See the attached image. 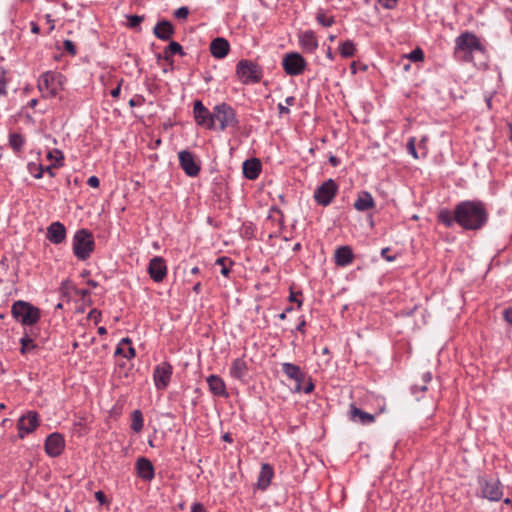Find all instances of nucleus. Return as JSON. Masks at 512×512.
<instances>
[{
    "label": "nucleus",
    "mask_w": 512,
    "mask_h": 512,
    "mask_svg": "<svg viewBox=\"0 0 512 512\" xmlns=\"http://www.w3.org/2000/svg\"><path fill=\"white\" fill-rule=\"evenodd\" d=\"M486 205L479 200H465L456 205L457 224L465 230H479L488 221Z\"/></svg>",
    "instance_id": "nucleus-1"
},
{
    "label": "nucleus",
    "mask_w": 512,
    "mask_h": 512,
    "mask_svg": "<svg viewBox=\"0 0 512 512\" xmlns=\"http://www.w3.org/2000/svg\"><path fill=\"white\" fill-rule=\"evenodd\" d=\"M484 50V46L473 32L465 31L455 39L454 55L463 53L462 60L466 62L472 61L474 52Z\"/></svg>",
    "instance_id": "nucleus-2"
},
{
    "label": "nucleus",
    "mask_w": 512,
    "mask_h": 512,
    "mask_svg": "<svg viewBox=\"0 0 512 512\" xmlns=\"http://www.w3.org/2000/svg\"><path fill=\"white\" fill-rule=\"evenodd\" d=\"M479 496L491 502H498L503 496V485L498 478L479 476L477 478Z\"/></svg>",
    "instance_id": "nucleus-3"
},
{
    "label": "nucleus",
    "mask_w": 512,
    "mask_h": 512,
    "mask_svg": "<svg viewBox=\"0 0 512 512\" xmlns=\"http://www.w3.org/2000/svg\"><path fill=\"white\" fill-rule=\"evenodd\" d=\"M92 234L86 230H78L73 237V253L80 260H86L94 250Z\"/></svg>",
    "instance_id": "nucleus-4"
},
{
    "label": "nucleus",
    "mask_w": 512,
    "mask_h": 512,
    "mask_svg": "<svg viewBox=\"0 0 512 512\" xmlns=\"http://www.w3.org/2000/svg\"><path fill=\"white\" fill-rule=\"evenodd\" d=\"M236 74L244 84L258 83L262 76V68L251 60H240L236 66Z\"/></svg>",
    "instance_id": "nucleus-5"
},
{
    "label": "nucleus",
    "mask_w": 512,
    "mask_h": 512,
    "mask_svg": "<svg viewBox=\"0 0 512 512\" xmlns=\"http://www.w3.org/2000/svg\"><path fill=\"white\" fill-rule=\"evenodd\" d=\"M13 317L23 325H33L40 318L39 309L25 301H16L12 305Z\"/></svg>",
    "instance_id": "nucleus-6"
},
{
    "label": "nucleus",
    "mask_w": 512,
    "mask_h": 512,
    "mask_svg": "<svg viewBox=\"0 0 512 512\" xmlns=\"http://www.w3.org/2000/svg\"><path fill=\"white\" fill-rule=\"evenodd\" d=\"M64 77L60 73L45 72L38 80V88L50 97H55L62 89Z\"/></svg>",
    "instance_id": "nucleus-7"
},
{
    "label": "nucleus",
    "mask_w": 512,
    "mask_h": 512,
    "mask_svg": "<svg viewBox=\"0 0 512 512\" xmlns=\"http://www.w3.org/2000/svg\"><path fill=\"white\" fill-rule=\"evenodd\" d=\"M214 123L217 121L219 123V129L225 130L229 127H236L238 124V120L236 117V113L234 109L226 104L221 103L214 107Z\"/></svg>",
    "instance_id": "nucleus-8"
},
{
    "label": "nucleus",
    "mask_w": 512,
    "mask_h": 512,
    "mask_svg": "<svg viewBox=\"0 0 512 512\" xmlns=\"http://www.w3.org/2000/svg\"><path fill=\"white\" fill-rule=\"evenodd\" d=\"M282 66L287 75L298 76L306 69L307 62L300 53L290 52L284 55Z\"/></svg>",
    "instance_id": "nucleus-9"
},
{
    "label": "nucleus",
    "mask_w": 512,
    "mask_h": 512,
    "mask_svg": "<svg viewBox=\"0 0 512 512\" xmlns=\"http://www.w3.org/2000/svg\"><path fill=\"white\" fill-rule=\"evenodd\" d=\"M337 192V183L333 179H328L316 188L314 191V199L317 204L326 207L332 202Z\"/></svg>",
    "instance_id": "nucleus-10"
},
{
    "label": "nucleus",
    "mask_w": 512,
    "mask_h": 512,
    "mask_svg": "<svg viewBox=\"0 0 512 512\" xmlns=\"http://www.w3.org/2000/svg\"><path fill=\"white\" fill-rule=\"evenodd\" d=\"M194 120L205 128L214 127V116L199 100L194 101Z\"/></svg>",
    "instance_id": "nucleus-11"
},
{
    "label": "nucleus",
    "mask_w": 512,
    "mask_h": 512,
    "mask_svg": "<svg viewBox=\"0 0 512 512\" xmlns=\"http://www.w3.org/2000/svg\"><path fill=\"white\" fill-rule=\"evenodd\" d=\"M172 368L167 363L158 365L153 374L154 383L157 389H165L170 381Z\"/></svg>",
    "instance_id": "nucleus-12"
},
{
    "label": "nucleus",
    "mask_w": 512,
    "mask_h": 512,
    "mask_svg": "<svg viewBox=\"0 0 512 512\" xmlns=\"http://www.w3.org/2000/svg\"><path fill=\"white\" fill-rule=\"evenodd\" d=\"M148 272L150 277L155 282H161L167 273V267L165 265V262L163 258L161 257H154L150 260L149 266H148Z\"/></svg>",
    "instance_id": "nucleus-13"
},
{
    "label": "nucleus",
    "mask_w": 512,
    "mask_h": 512,
    "mask_svg": "<svg viewBox=\"0 0 512 512\" xmlns=\"http://www.w3.org/2000/svg\"><path fill=\"white\" fill-rule=\"evenodd\" d=\"M64 439L58 433L49 435L45 442V451L51 457H56L61 454L64 449Z\"/></svg>",
    "instance_id": "nucleus-14"
},
{
    "label": "nucleus",
    "mask_w": 512,
    "mask_h": 512,
    "mask_svg": "<svg viewBox=\"0 0 512 512\" xmlns=\"http://www.w3.org/2000/svg\"><path fill=\"white\" fill-rule=\"evenodd\" d=\"M19 436L24 437V434L31 433L38 426V417L36 412H28L22 416L18 421Z\"/></svg>",
    "instance_id": "nucleus-15"
},
{
    "label": "nucleus",
    "mask_w": 512,
    "mask_h": 512,
    "mask_svg": "<svg viewBox=\"0 0 512 512\" xmlns=\"http://www.w3.org/2000/svg\"><path fill=\"white\" fill-rule=\"evenodd\" d=\"M376 203L373 196L368 191H360L353 204V207L359 212H366L375 208Z\"/></svg>",
    "instance_id": "nucleus-16"
},
{
    "label": "nucleus",
    "mask_w": 512,
    "mask_h": 512,
    "mask_svg": "<svg viewBox=\"0 0 512 512\" xmlns=\"http://www.w3.org/2000/svg\"><path fill=\"white\" fill-rule=\"evenodd\" d=\"M299 44L306 53H314L318 48V40L312 30H307L299 34Z\"/></svg>",
    "instance_id": "nucleus-17"
},
{
    "label": "nucleus",
    "mask_w": 512,
    "mask_h": 512,
    "mask_svg": "<svg viewBox=\"0 0 512 512\" xmlns=\"http://www.w3.org/2000/svg\"><path fill=\"white\" fill-rule=\"evenodd\" d=\"M66 229L60 222H53L47 228V238L54 244H60L65 240Z\"/></svg>",
    "instance_id": "nucleus-18"
},
{
    "label": "nucleus",
    "mask_w": 512,
    "mask_h": 512,
    "mask_svg": "<svg viewBox=\"0 0 512 512\" xmlns=\"http://www.w3.org/2000/svg\"><path fill=\"white\" fill-rule=\"evenodd\" d=\"M229 50V42L222 37L215 38L214 40H212L210 44V52L217 59H222L226 57L227 54L229 53Z\"/></svg>",
    "instance_id": "nucleus-19"
},
{
    "label": "nucleus",
    "mask_w": 512,
    "mask_h": 512,
    "mask_svg": "<svg viewBox=\"0 0 512 512\" xmlns=\"http://www.w3.org/2000/svg\"><path fill=\"white\" fill-rule=\"evenodd\" d=\"M261 168V162L257 158L247 159L243 162V174L249 180L258 178Z\"/></svg>",
    "instance_id": "nucleus-20"
},
{
    "label": "nucleus",
    "mask_w": 512,
    "mask_h": 512,
    "mask_svg": "<svg viewBox=\"0 0 512 512\" xmlns=\"http://www.w3.org/2000/svg\"><path fill=\"white\" fill-rule=\"evenodd\" d=\"M335 264L340 267L348 266L354 259V254L349 246H341L335 250Z\"/></svg>",
    "instance_id": "nucleus-21"
},
{
    "label": "nucleus",
    "mask_w": 512,
    "mask_h": 512,
    "mask_svg": "<svg viewBox=\"0 0 512 512\" xmlns=\"http://www.w3.org/2000/svg\"><path fill=\"white\" fill-rule=\"evenodd\" d=\"M229 372L232 378L242 381L248 374V364L243 358L234 359Z\"/></svg>",
    "instance_id": "nucleus-22"
},
{
    "label": "nucleus",
    "mask_w": 512,
    "mask_h": 512,
    "mask_svg": "<svg viewBox=\"0 0 512 512\" xmlns=\"http://www.w3.org/2000/svg\"><path fill=\"white\" fill-rule=\"evenodd\" d=\"M153 33L157 38L167 41L172 37L174 27L170 21L161 20L155 25Z\"/></svg>",
    "instance_id": "nucleus-23"
},
{
    "label": "nucleus",
    "mask_w": 512,
    "mask_h": 512,
    "mask_svg": "<svg viewBox=\"0 0 512 512\" xmlns=\"http://www.w3.org/2000/svg\"><path fill=\"white\" fill-rule=\"evenodd\" d=\"M350 419L353 422H357L360 424H370L375 421V416L373 414L367 413L359 408H357L354 404L350 405Z\"/></svg>",
    "instance_id": "nucleus-24"
},
{
    "label": "nucleus",
    "mask_w": 512,
    "mask_h": 512,
    "mask_svg": "<svg viewBox=\"0 0 512 512\" xmlns=\"http://www.w3.org/2000/svg\"><path fill=\"white\" fill-rule=\"evenodd\" d=\"M206 382L208 383L210 391L216 396L227 397L226 386L224 381L216 375H210L207 377Z\"/></svg>",
    "instance_id": "nucleus-25"
},
{
    "label": "nucleus",
    "mask_w": 512,
    "mask_h": 512,
    "mask_svg": "<svg viewBox=\"0 0 512 512\" xmlns=\"http://www.w3.org/2000/svg\"><path fill=\"white\" fill-rule=\"evenodd\" d=\"M273 475L274 472L272 466L267 463L262 464L257 479V487L261 490H265L270 485Z\"/></svg>",
    "instance_id": "nucleus-26"
},
{
    "label": "nucleus",
    "mask_w": 512,
    "mask_h": 512,
    "mask_svg": "<svg viewBox=\"0 0 512 512\" xmlns=\"http://www.w3.org/2000/svg\"><path fill=\"white\" fill-rule=\"evenodd\" d=\"M282 371L288 378L295 382H303L305 379L304 373L296 364L285 362L282 364Z\"/></svg>",
    "instance_id": "nucleus-27"
},
{
    "label": "nucleus",
    "mask_w": 512,
    "mask_h": 512,
    "mask_svg": "<svg viewBox=\"0 0 512 512\" xmlns=\"http://www.w3.org/2000/svg\"><path fill=\"white\" fill-rule=\"evenodd\" d=\"M139 477L144 480H151L154 477V469L152 463L146 458H140L136 464Z\"/></svg>",
    "instance_id": "nucleus-28"
},
{
    "label": "nucleus",
    "mask_w": 512,
    "mask_h": 512,
    "mask_svg": "<svg viewBox=\"0 0 512 512\" xmlns=\"http://www.w3.org/2000/svg\"><path fill=\"white\" fill-rule=\"evenodd\" d=\"M438 221L442 224H444L446 227L450 228L454 224H457V218H456V207L454 208V211H450L449 209H441L438 212Z\"/></svg>",
    "instance_id": "nucleus-29"
},
{
    "label": "nucleus",
    "mask_w": 512,
    "mask_h": 512,
    "mask_svg": "<svg viewBox=\"0 0 512 512\" xmlns=\"http://www.w3.org/2000/svg\"><path fill=\"white\" fill-rule=\"evenodd\" d=\"M179 160L183 170L188 176H192V154L189 151L179 152Z\"/></svg>",
    "instance_id": "nucleus-30"
},
{
    "label": "nucleus",
    "mask_w": 512,
    "mask_h": 512,
    "mask_svg": "<svg viewBox=\"0 0 512 512\" xmlns=\"http://www.w3.org/2000/svg\"><path fill=\"white\" fill-rule=\"evenodd\" d=\"M232 261L227 257H218L215 262V267H220V273L227 277L231 270Z\"/></svg>",
    "instance_id": "nucleus-31"
},
{
    "label": "nucleus",
    "mask_w": 512,
    "mask_h": 512,
    "mask_svg": "<svg viewBox=\"0 0 512 512\" xmlns=\"http://www.w3.org/2000/svg\"><path fill=\"white\" fill-rule=\"evenodd\" d=\"M143 428V416L140 410H134L131 417V429L140 432Z\"/></svg>",
    "instance_id": "nucleus-32"
},
{
    "label": "nucleus",
    "mask_w": 512,
    "mask_h": 512,
    "mask_svg": "<svg viewBox=\"0 0 512 512\" xmlns=\"http://www.w3.org/2000/svg\"><path fill=\"white\" fill-rule=\"evenodd\" d=\"M176 53L180 54L181 56L184 55L182 46L178 42L171 41L164 51V58L168 60L173 54Z\"/></svg>",
    "instance_id": "nucleus-33"
},
{
    "label": "nucleus",
    "mask_w": 512,
    "mask_h": 512,
    "mask_svg": "<svg viewBox=\"0 0 512 512\" xmlns=\"http://www.w3.org/2000/svg\"><path fill=\"white\" fill-rule=\"evenodd\" d=\"M316 21L323 27H330L335 23L334 17L328 16L323 10L317 12Z\"/></svg>",
    "instance_id": "nucleus-34"
},
{
    "label": "nucleus",
    "mask_w": 512,
    "mask_h": 512,
    "mask_svg": "<svg viewBox=\"0 0 512 512\" xmlns=\"http://www.w3.org/2000/svg\"><path fill=\"white\" fill-rule=\"evenodd\" d=\"M355 50V45L351 40H346L340 45V54L345 58L352 57Z\"/></svg>",
    "instance_id": "nucleus-35"
},
{
    "label": "nucleus",
    "mask_w": 512,
    "mask_h": 512,
    "mask_svg": "<svg viewBox=\"0 0 512 512\" xmlns=\"http://www.w3.org/2000/svg\"><path fill=\"white\" fill-rule=\"evenodd\" d=\"M295 101L296 100L294 96H289L285 99V104L278 103L277 107L279 110V115L282 116L290 114V109L288 108V106H293L295 104Z\"/></svg>",
    "instance_id": "nucleus-36"
},
{
    "label": "nucleus",
    "mask_w": 512,
    "mask_h": 512,
    "mask_svg": "<svg viewBox=\"0 0 512 512\" xmlns=\"http://www.w3.org/2000/svg\"><path fill=\"white\" fill-rule=\"evenodd\" d=\"M9 143L15 151H20L22 149L24 139L20 134L14 133L10 135Z\"/></svg>",
    "instance_id": "nucleus-37"
},
{
    "label": "nucleus",
    "mask_w": 512,
    "mask_h": 512,
    "mask_svg": "<svg viewBox=\"0 0 512 512\" xmlns=\"http://www.w3.org/2000/svg\"><path fill=\"white\" fill-rule=\"evenodd\" d=\"M20 343H21L20 352L22 354H26V353L32 351L33 349H35V347H36L33 340L28 337H23L21 339Z\"/></svg>",
    "instance_id": "nucleus-38"
},
{
    "label": "nucleus",
    "mask_w": 512,
    "mask_h": 512,
    "mask_svg": "<svg viewBox=\"0 0 512 512\" xmlns=\"http://www.w3.org/2000/svg\"><path fill=\"white\" fill-rule=\"evenodd\" d=\"M127 26L131 29L139 28L140 24L143 22L144 17L138 15H127Z\"/></svg>",
    "instance_id": "nucleus-39"
},
{
    "label": "nucleus",
    "mask_w": 512,
    "mask_h": 512,
    "mask_svg": "<svg viewBox=\"0 0 512 512\" xmlns=\"http://www.w3.org/2000/svg\"><path fill=\"white\" fill-rule=\"evenodd\" d=\"M407 57L413 62H418L424 59V53L420 48H416L412 50Z\"/></svg>",
    "instance_id": "nucleus-40"
},
{
    "label": "nucleus",
    "mask_w": 512,
    "mask_h": 512,
    "mask_svg": "<svg viewBox=\"0 0 512 512\" xmlns=\"http://www.w3.org/2000/svg\"><path fill=\"white\" fill-rule=\"evenodd\" d=\"M6 85H7V79L5 76V71L0 68V96L6 94Z\"/></svg>",
    "instance_id": "nucleus-41"
},
{
    "label": "nucleus",
    "mask_w": 512,
    "mask_h": 512,
    "mask_svg": "<svg viewBox=\"0 0 512 512\" xmlns=\"http://www.w3.org/2000/svg\"><path fill=\"white\" fill-rule=\"evenodd\" d=\"M407 150L408 152L413 156V158L418 159V154L415 147V138L411 137L409 138L407 142Z\"/></svg>",
    "instance_id": "nucleus-42"
},
{
    "label": "nucleus",
    "mask_w": 512,
    "mask_h": 512,
    "mask_svg": "<svg viewBox=\"0 0 512 512\" xmlns=\"http://www.w3.org/2000/svg\"><path fill=\"white\" fill-rule=\"evenodd\" d=\"M188 15H189V8L186 6L180 7L174 12V16L178 19H185V18H187Z\"/></svg>",
    "instance_id": "nucleus-43"
},
{
    "label": "nucleus",
    "mask_w": 512,
    "mask_h": 512,
    "mask_svg": "<svg viewBox=\"0 0 512 512\" xmlns=\"http://www.w3.org/2000/svg\"><path fill=\"white\" fill-rule=\"evenodd\" d=\"M378 3L385 9H394L398 0H378Z\"/></svg>",
    "instance_id": "nucleus-44"
},
{
    "label": "nucleus",
    "mask_w": 512,
    "mask_h": 512,
    "mask_svg": "<svg viewBox=\"0 0 512 512\" xmlns=\"http://www.w3.org/2000/svg\"><path fill=\"white\" fill-rule=\"evenodd\" d=\"M64 49L71 55H75L76 54V47L74 45V43L71 41V40H65L64 41Z\"/></svg>",
    "instance_id": "nucleus-45"
},
{
    "label": "nucleus",
    "mask_w": 512,
    "mask_h": 512,
    "mask_svg": "<svg viewBox=\"0 0 512 512\" xmlns=\"http://www.w3.org/2000/svg\"><path fill=\"white\" fill-rule=\"evenodd\" d=\"M28 167H29L31 172L33 171L32 167H35L37 169V173L34 174L35 178L39 179V178H41L43 176V167H42V165H36L35 163H30L28 165Z\"/></svg>",
    "instance_id": "nucleus-46"
},
{
    "label": "nucleus",
    "mask_w": 512,
    "mask_h": 512,
    "mask_svg": "<svg viewBox=\"0 0 512 512\" xmlns=\"http://www.w3.org/2000/svg\"><path fill=\"white\" fill-rule=\"evenodd\" d=\"M427 390V385L424 383L421 385L415 384L411 387V392L414 395H417L418 392H425Z\"/></svg>",
    "instance_id": "nucleus-47"
},
{
    "label": "nucleus",
    "mask_w": 512,
    "mask_h": 512,
    "mask_svg": "<svg viewBox=\"0 0 512 512\" xmlns=\"http://www.w3.org/2000/svg\"><path fill=\"white\" fill-rule=\"evenodd\" d=\"M503 317L512 326V306L503 311Z\"/></svg>",
    "instance_id": "nucleus-48"
},
{
    "label": "nucleus",
    "mask_w": 512,
    "mask_h": 512,
    "mask_svg": "<svg viewBox=\"0 0 512 512\" xmlns=\"http://www.w3.org/2000/svg\"><path fill=\"white\" fill-rule=\"evenodd\" d=\"M144 102V98L141 96H136L129 101L130 107L139 106Z\"/></svg>",
    "instance_id": "nucleus-49"
},
{
    "label": "nucleus",
    "mask_w": 512,
    "mask_h": 512,
    "mask_svg": "<svg viewBox=\"0 0 512 512\" xmlns=\"http://www.w3.org/2000/svg\"><path fill=\"white\" fill-rule=\"evenodd\" d=\"M389 253V248H383L381 250V256L388 262H392L395 260V256H391L388 254Z\"/></svg>",
    "instance_id": "nucleus-50"
},
{
    "label": "nucleus",
    "mask_w": 512,
    "mask_h": 512,
    "mask_svg": "<svg viewBox=\"0 0 512 512\" xmlns=\"http://www.w3.org/2000/svg\"><path fill=\"white\" fill-rule=\"evenodd\" d=\"M87 183L89 186H91L93 188H97V187H99L100 181L96 176H91L88 178Z\"/></svg>",
    "instance_id": "nucleus-51"
},
{
    "label": "nucleus",
    "mask_w": 512,
    "mask_h": 512,
    "mask_svg": "<svg viewBox=\"0 0 512 512\" xmlns=\"http://www.w3.org/2000/svg\"><path fill=\"white\" fill-rule=\"evenodd\" d=\"M314 389V384L311 380L308 381V383L303 387V392L305 394H309L313 391Z\"/></svg>",
    "instance_id": "nucleus-52"
},
{
    "label": "nucleus",
    "mask_w": 512,
    "mask_h": 512,
    "mask_svg": "<svg viewBox=\"0 0 512 512\" xmlns=\"http://www.w3.org/2000/svg\"><path fill=\"white\" fill-rule=\"evenodd\" d=\"M95 497L100 502V504H104L106 502V496L102 491H97L95 493Z\"/></svg>",
    "instance_id": "nucleus-53"
},
{
    "label": "nucleus",
    "mask_w": 512,
    "mask_h": 512,
    "mask_svg": "<svg viewBox=\"0 0 512 512\" xmlns=\"http://www.w3.org/2000/svg\"><path fill=\"white\" fill-rule=\"evenodd\" d=\"M432 380V374L431 372H425L422 376V381L425 385L429 383Z\"/></svg>",
    "instance_id": "nucleus-54"
},
{
    "label": "nucleus",
    "mask_w": 512,
    "mask_h": 512,
    "mask_svg": "<svg viewBox=\"0 0 512 512\" xmlns=\"http://www.w3.org/2000/svg\"><path fill=\"white\" fill-rule=\"evenodd\" d=\"M134 356H135V350H134V348H133V347H131V346H128V347H127V353H126V354H124V357H126V358H132V357H134Z\"/></svg>",
    "instance_id": "nucleus-55"
},
{
    "label": "nucleus",
    "mask_w": 512,
    "mask_h": 512,
    "mask_svg": "<svg viewBox=\"0 0 512 512\" xmlns=\"http://www.w3.org/2000/svg\"><path fill=\"white\" fill-rule=\"evenodd\" d=\"M120 91H121V87L120 85H118L116 88H114L112 91H111V96L112 97H118L119 94H120Z\"/></svg>",
    "instance_id": "nucleus-56"
},
{
    "label": "nucleus",
    "mask_w": 512,
    "mask_h": 512,
    "mask_svg": "<svg viewBox=\"0 0 512 512\" xmlns=\"http://www.w3.org/2000/svg\"><path fill=\"white\" fill-rule=\"evenodd\" d=\"M48 173L51 177L54 176V173H53V166H47L45 168H43V173Z\"/></svg>",
    "instance_id": "nucleus-57"
},
{
    "label": "nucleus",
    "mask_w": 512,
    "mask_h": 512,
    "mask_svg": "<svg viewBox=\"0 0 512 512\" xmlns=\"http://www.w3.org/2000/svg\"><path fill=\"white\" fill-rule=\"evenodd\" d=\"M194 512H205V511L201 504L194 503Z\"/></svg>",
    "instance_id": "nucleus-58"
},
{
    "label": "nucleus",
    "mask_w": 512,
    "mask_h": 512,
    "mask_svg": "<svg viewBox=\"0 0 512 512\" xmlns=\"http://www.w3.org/2000/svg\"><path fill=\"white\" fill-rule=\"evenodd\" d=\"M305 320H302L296 327V330L297 331H300V332H304V327H305Z\"/></svg>",
    "instance_id": "nucleus-59"
},
{
    "label": "nucleus",
    "mask_w": 512,
    "mask_h": 512,
    "mask_svg": "<svg viewBox=\"0 0 512 512\" xmlns=\"http://www.w3.org/2000/svg\"><path fill=\"white\" fill-rule=\"evenodd\" d=\"M329 161L333 166H337L339 164V160L336 156H330Z\"/></svg>",
    "instance_id": "nucleus-60"
},
{
    "label": "nucleus",
    "mask_w": 512,
    "mask_h": 512,
    "mask_svg": "<svg viewBox=\"0 0 512 512\" xmlns=\"http://www.w3.org/2000/svg\"><path fill=\"white\" fill-rule=\"evenodd\" d=\"M124 347L125 346H121V344H119L117 349H116V354H122L124 356V354H126Z\"/></svg>",
    "instance_id": "nucleus-61"
},
{
    "label": "nucleus",
    "mask_w": 512,
    "mask_h": 512,
    "mask_svg": "<svg viewBox=\"0 0 512 512\" xmlns=\"http://www.w3.org/2000/svg\"><path fill=\"white\" fill-rule=\"evenodd\" d=\"M222 439H223L224 441H226V442H229V443H231V442L233 441L232 436H231V434H229V433H225V434L222 436Z\"/></svg>",
    "instance_id": "nucleus-62"
},
{
    "label": "nucleus",
    "mask_w": 512,
    "mask_h": 512,
    "mask_svg": "<svg viewBox=\"0 0 512 512\" xmlns=\"http://www.w3.org/2000/svg\"><path fill=\"white\" fill-rule=\"evenodd\" d=\"M39 30H40L39 26L36 23L32 22L31 23V31L33 33H39Z\"/></svg>",
    "instance_id": "nucleus-63"
},
{
    "label": "nucleus",
    "mask_w": 512,
    "mask_h": 512,
    "mask_svg": "<svg viewBox=\"0 0 512 512\" xmlns=\"http://www.w3.org/2000/svg\"><path fill=\"white\" fill-rule=\"evenodd\" d=\"M294 391L295 392H303L302 382H296V386L294 388Z\"/></svg>",
    "instance_id": "nucleus-64"
}]
</instances>
